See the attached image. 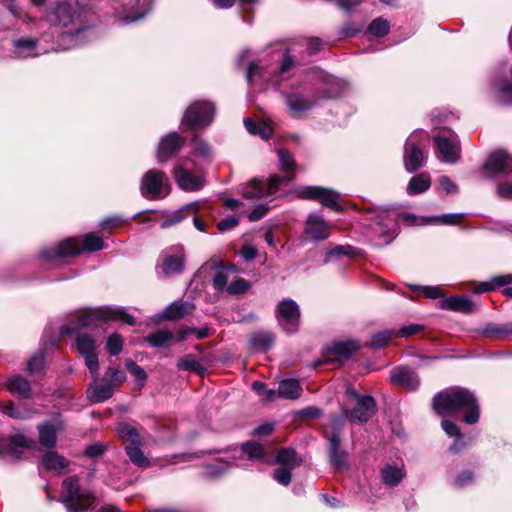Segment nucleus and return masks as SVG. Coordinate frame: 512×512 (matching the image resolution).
Returning <instances> with one entry per match:
<instances>
[{
	"label": "nucleus",
	"instance_id": "1",
	"mask_svg": "<svg viewBox=\"0 0 512 512\" xmlns=\"http://www.w3.org/2000/svg\"><path fill=\"white\" fill-rule=\"evenodd\" d=\"M434 409L442 417L464 413V421L474 424L479 419V407L474 395L464 388H454L438 393L433 400Z\"/></svg>",
	"mask_w": 512,
	"mask_h": 512
},
{
	"label": "nucleus",
	"instance_id": "2",
	"mask_svg": "<svg viewBox=\"0 0 512 512\" xmlns=\"http://www.w3.org/2000/svg\"><path fill=\"white\" fill-rule=\"evenodd\" d=\"M122 321L133 325L134 317L127 314L123 308L99 307L92 310H85L76 316L74 320L62 327V332L75 334L84 328L97 327L102 321Z\"/></svg>",
	"mask_w": 512,
	"mask_h": 512
},
{
	"label": "nucleus",
	"instance_id": "3",
	"mask_svg": "<svg viewBox=\"0 0 512 512\" xmlns=\"http://www.w3.org/2000/svg\"><path fill=\"white\" fill-rule=\"evenodd\" d=\"M105 248L103 240L94 233L86 234L80 242L74 238H68L56 245L44 247L40 251V257L47 262L58 258H65L79 254L86 250L89 252L99 251Z\"/></svg>",
	"mask_w": 512,
	"mask_h": 512
},
{
	"label": "nucleus",
	"instance_id": "4",
	"mask_svg": "<svg viewBox=\"0 0 512 512\" xmlns=\"http://www.w3.org/2000/svg\"><path fill=\"white\" fill-rule=\"evenodd\" d=\"M93 496L80 488L77 477H69L63 481L61 501L67 512H87L92 504Z\"/></svg>",
	"mask_w": 512,
	"mask_h": 512
},
{
	"label": "nucleus",
	"instance_id": "5",
	"mask_svg": "<svg viewBox=\"0 0 512 512\" xmlns=\"http://www.w3.org/2000/svg\"><path fill=\"white\" fill-rule=\"evenodd\" d=\"M117 432L124 442L125 451L130 461L140 468L149 467L150 461L140 448L144 444V438L139 431L127 423H121L117 426Z\"/></svg>",
	"mask_w": 512,
	"mask_h": 512
},
{
	"label": "nucleus",
	"instance_id": "6",
	"mask_svg": "<svg viewBox=\"0 0 512 512\" xmlns=\"http://www.w3.org/2000/svg\"><path fill=\"white\" fill-rule=\"evenodd\" d=\"M215 107L208 101H195L185 110L182 125L187 129L205 128L214 119Z\"/></svg>",
	"mask_w": 512,
	"mask_h": 512
},
{
	"label": "nucleus",
	"instance_id": "7",
	"mask_svg": "<svg viewBox=\"0 0 512 512\" xmlns=\"http://www.w3.org/2000/svg\"><path fill=\"white\" fill-rule=\"evenodd\" d=\"M171 191L168 177L164 172L151 169L147 171L140 183V192L147 199H161Z\"/></svg>",
	"mask_w": 512,
	"mask_h": 512
},
{
	"label": "nucleus",
	"instance_id": "8",
	"mask_svg": "<svg viewBox=\"0 0 512 512\" xmlns=\"http://www.w3.org/2000/svg\"><path fill=\"white\" fill-rule=\"evenodd\" d=\"M298 198L315 200L335 211H341L342 207L338 203L340 194L332 189L322 186H300L295 189Z\"/></svg>",
	"mask_w": 512,
	"mask_h": 512
},
{
	"label": "nucleus",
	"instance_id": "9",
	"mask_svg": "<svg viewBox=\"0 0 512 512\" xmlns=\"http://www.w3.org/2000/svg\"><path fill=\"white\" fill-rule=\"evenodd\" d=\"M423 136V132L415 131L406 140L403 161L407 172L417 171L425 164L426 157L419 146Z\"/></svg>",
	"mask_w": 512,
	"mask_h": 512
},
{
	"label": "nucleus",
	"instance_id": "10",
	"mask_svg": "<svg viewBox=\"0 0 512 512\" xmlns=\"http://www.w3.org/2000/svg\"><path fill=\"white\" fill-rule=\"evenodd\" d=\"M300 315L299 306L292 299H284L277 305L276 318L283 330L289 334L297 332Z\"/></svg>",
	"mask_w": 512,
	"mask_h": 512
},
{
	"label": "nucleus",
	"instance_id": "11",
	"mask_svg": "<svg viewBox=\"0 0 512 512\" xmlns=\"http://www.w3.org/2000/svg\"><path fill=\"white\" fill-rule=\"evenodd\" d=\"M437 157L444 162L454 163L459 159L460 148L455 133L450 130H442L435 137Z\"/></svg>",
	"mask_w": 512,
	"mask_h": 512
},
{
	"label": "nucleus",
	"instance_id": "12",
	"mask_svg": "<svg viewBox=\"0 0 512 512\" xmlns=\"http://www.w3.org/2000/svg\"><path fill=\"white\" fill-rule=\"evenodd\" d=\"M281 184L279 176H274L267 181L252 180L243 187L242 195L246 199L259 200L272 198Z\"/></svg>",
	"mask_w": 512,
	"mask_h": 512
},
{
	"label": "nucleus",
	"instance_id": "13",
	"mask_svg": "<svg viewBox=\"0 0 512 512\" xmlns=\"http://www.w3.org/2000/svg\"><path fill=\"white\" fill-rule=\"evenodd\" d=\"M186 254L183 246L176 245L161 254L160 271L165 276L179 274L184 270Z\"/></svg>",
	"mask_w": 512,
	"mask_h": 512
},
{
	"label": "nucleus",
	"instance_id": "14",
	"mask_svg": "<svg viewBox=\"0 0 512 512\" xmlns=\"http://www.w3.org/2000/svg\"><path fill=\"white\" fill-rule=\"evenodd\" d=\"M347 394L356 400L355 408L348 412L345 410L347 416L358 420L359 422H367L376 412V402L372 396L359 395L352 388L347 389Z\"/></svg>",
	"mask_w": 512,
	"mask_h": 512
},
{
	"label": "nucleus",
	"instance_id": "15",
	"mask_svg": "<svg viewBox=\"0 0 512 512\" xmlns=\"http://www.w3.org/2000/svg\"><path fill=\"white\" fill-rule=\"evenodd\" d=\"M332 225L319 213H310L304 224L306 237L314 241H323L330 237Z\"/></svg>",
	"mask_w": 512,
	"mask_h": 512
},
{
	"label": "nucleus",
	"instance_id": "16",
	"mask_svg": "<svg viewBox=\"0 0 512 512\" xmlns=\"http://www.w3.org/2000/svg\"><path fill=\"white\" fill-rule=\"evenodd\" d=\"M174 178L178 186L185 191H196L204 186L201 172H191L188 167L178 165L174 168Z\"/></svg>",
	"mask_w": 512,
	"mask_h": 512
},
{
	"label": "nucleus",
	"instance_id": "17",
	"mask_svg": "<svg viewBox=\"0 0 512 512\" xmlns=\"http://www.w3.org/2000/svg\"><path fill=\"white\" fill-rule=\"evenodd\" d=\"M483 170L487 177L512 171V156L505 151H495L486 159Z\"/></svg>",
	"mask_w": 512,
	"mask_h": 512
},
{
	"label": "nucleus",
	"instance_id": "18",
	"mask_svg": "<svg viewBox=\"0 0 512 512\" xmlns=\"http://www.w3.org/2000/svg\"><path fill=\"white\" fill-rule=\"evenodd\" d=\"M185 139L176 132H171L160 139L157 148V159L163 163L175 155L181 146L184 144Z\"/></svg>",
	"mask_w": 512,
	"mask_h": 512
},
{
	"label": "nucleus",
	"instance_id": "19",
	"mask_svg": "<svg viewBox=\"0 0 512 512\" xmlns=\"http://www.w3.org/2000/svg\"><path fill=\"white\" fill-rule=\"evenodd\" d=\"M359 349V345L355 341L337 342L333 346L327 348L323 353V362L334 363L342 362L352 353Z\"/></svg>",
	"mask_w": 512,
	"mask_h": 512
},
{
	"label": "nucleus",
	"instance_id": "20",
	"mask_svg": "<svg viewBox=\"0 0 512 512\" xmlns=\"http://www.w3.org/2000/svg\"><path fill=\"white\" fill-rule=\"evenodd\" d=\"M391 382L407 391H414L418 388L420 380L415 371L406 367H397L390 372Z\"/></svg>",
	"mask_w": 512,
	"mask_h": 512
},
{
	"label": "nucleus",
	"instance_id": "21",
	"mask_svg": "<svg viewBox=\"0 0 512 512\" xmlns=\"http://www.w3.org/2000/svg\"><path fill=\"white\" fill-rule=\"evenodd\" d=\"M64 429L63 421L57 417L38 426L39 442L46 448L56 444V435Z\"/></svg>",
	"mask_w": 512,
	"mask_h": 512
},
{
	"label": "nucleus",
	"instance_id": "22",
	"mask_svg": "<svg viewBox=\"0 0 512 512\" xmlns=\"http://www.w3.org/2000/svg\"><path fill=\"white\" fill-rule=\"evenodd\" d=\"M87 398L94 403L103 402L113 395V385L107 380L94 378L87 388Z\"/></svg>",
	"mask_w": 512,
	"mask_h": 512
},
{
	"label": "nucleus",
	"instance_id": "23",
	"mask_svg": "<svg viewBox=\"0 0 512 512\" xmlns=\"http://www.w3.org/2000/svg\"><path fill=\"white\" fill-rule=\"evenodd\" d=\"M34 445L32 439L23 434H15L9 440L0 439V455H15L19 448H31Z\"/></svg>",
	"mask_w": 512,
	"mask_h": 512
},
{
	"label": "nucleus",
	"instance_id": "24",
	"mask_svg": "<svg viewBox=\"0 0 512 512\" xmlns=\"http://www.w3.org/2000/svg\"><path fill=\"white\" fill-rule=\"evenodd\" d=\"M348 454L340 447V439L334 434L329 439V460L331 465L338 470L347 467Z\"/></svg>",
	"mask_w": 512,
	"mask_h": 512
},
{
	"label": "nucleus",
	"instance_id": "25",
	"mask_svg": "<svg viewBox=\"0 0 512 512\" xmlns=\"http://www.w3.org/2000/svg\"><path fill=\"white\" fill-rule=\"evenodd\" d=\"M438 307L443 310L469 313L474 309V304L467 296H452L445 298L438 303Z\"/></svg>",
	"mask_w": 512,
	"mask_h": 512
},
{
	"label": "nucleus",
	"instance_id": "26",
	"mask_svg": "<svg viewBox=\"0 0 512 512\" xmlns=\"http://www.w3.org/2000/svg\"><path fill=\"white\" fill-rule=\"evenodd\" d=\"M286 103L294 114H299L311 109L316 103V98H307L300 93H291L286 98Z\"/></svg>",
	"mask_w": 512,
	"mask_h": 512
},
{
	"label": "nucleus",
	"instance_id": "27",
	"mask_svg": "<svg viewBox=\"0 0 512 512\" xmlns=\"http://www.w3.org/2000/svg\"><path fill=\"white\" fill-rule=\"evenodd\" d=\"M374 230L381 236L392 237L396 232V220L382 211L376 216Z\"/></svg>",
	"mask_w": 512,
	"mask_h": 512
},
{
	"label": "nucleus",
	"instance_id": "28",
	"mask_svg": "<svg viewBox=\"0 0 512 512\" xmlns=\"http://www.w3.org/2000/svg\"><path fill=\"white\" fill-rule=\"evenodd\" d=\"M431 183V177L428 173H419L409 180L406 192L408 195L422 194L430 188Z\"/></svg>",
	"mask_w": 512,
	"mask_h": 512
},
{
	"label": "nucleus",
	"instance_id": "29",
	"mask_svg": "<svg viewBox=\"0 0 512 512\" xmlns=\"http://www.w3.org/2000/svg\"><path fill=\"white\" fill-rule=\"evenodd\" d=\"M198 209H199V204L197 202L189 203V204L185 205L184 207H182L181 209L175 211L172 215L166 217L162 221L161 227L167 228L172 225H175V224L179 223L180 221H182L187 216L194 215Z\"/></svg>",
	"mask_w": 512,
	"mask_h": 512
},
{
	"label": "nucleus",
	"instance_id": "30",
	"mask_svg": "<svg viewBox=\"0 0 512 512\" xmlns=\"http://www.w3.org/2000/svg\"><path fill=\"white\" fill-rule=\"evenodd\" d=\"M302 394V387L295 379H285L280 382L278 387L279 397L295 400Z\"/></svg>",
	"mask_w": 512,
	"mask_h": 512
},
{
	"label": "nucleus",
	"instance_id": "31",
	"mask_svg": "<svg viewBox=\"0 0 512 512\" xmlns=\"http://www.w3.org/2000/svg\"><path fill=\"white\" fill-rule=\"evenodd\" d=\"M278 160H279V167L282 172L287 173V175L283 178L280 177L281 183L283 181L290 182L293 180V176L291 175L292 172L296 169V163L294 160L293 155L288 152L287 150L280 149L278 151Z\"/></svg>",
	"mask_w": 512,
	"mask_h": 512
},
{
	"label": "nucleus",
	"instance_id": "32",
	"mask_svg": "<svg viewBox=\"0 0 512 512\" xmlns=\"http://www.w3.org/2000/svg\"><path fill=\"white\" fill-rule=\"evenodd\" d=\"M194 306L188 302H173L163 312V316L168 320H178L192 312Z\"/></svg>",
	"mask_w": 512,
	"mask_h": 512
},
{
	"label": "nucleus",
	"instance_id": "33",
	"mask_svg": "<svg viewBox=\"0 0 512 512\" xmlns=\"http://www.w3.org/2000/svg\"><path fill=\"white\" fill-rule=\"evenodd\" d=\"M37 41L32 38H22L14 42V52L19 58H28L37 56L36 52Z\"/></svg>",
	"mask_w": 512,
	"mask_h": 512
},
{
	"label": "nucleus",
	"instance_id": "34",
	"mask_svg": "<svg viewBox=\"0 0 512 512\" xmlns=\"http://www.w3.org/2000/svg\"><path fill=\"white\" fill-rule=\"evenodd\" d=\"M405 472L402 467L387 465L382 469L381 477L385 485L394 487L404 478Z\"/></svg>",
	"mask_w": 512,
	"mask_h": 512
},
{
	"label": "nucleus",
	"instance_id": "35",
	"mask_svg": "<svg viewBox=\"0 0 512 512\" xmlns=\"http://www.w3.org/2000/svg\"><path fill=\"white\" fill-rule=\"evenodd\" d=\"M42 465L46 470L61 472L68 467L69 462L56 452H48L42 458Z\"/></svg>",
	"mask_w": 512,
	"mask_h": 512
},
{
	"label": "nucleus",
	"instance_id": "36",
	"mask_svg": "<svg viewBox=\"0 0 512 512\" xmlns=\"http://www.w3.org/2000/svg\"><path fill=\"white\" fill-rule=\"evenodd\" d=\"M512 283V274H504L492 277L489 281L481 282L473 289L475 293L488 292L496 287L505 286Z\"/></svg>",
	"mask_w": 512,
	"mask_h": 512
},
{
	"label": "nucleus",
	"instance_id": "37",
	"mask_svg": "<svg viewBox=\"0 0 512 512\" xmlns=\"http://www.w3.org/2000/svg\"><path fill=\"white\" fill-rule=\"evenodd\" d=\"M244 125L250 134L259 135L263 139H268L272 135V128L265 121L255 122L250 118H245Z\"/></svg>",
	"mask_w": 512,
	"mask_h": 512
},
{
	"label": "nucleus",
	"instance_id": "38",
	"mask_svg": "<svg viewBox=\"0 0 512 512\" xmlns=\"http://www.w3.org/2000/svg\"><path fill=\"white\" fill-rule=\"evenodd\" d=\"M97 341L90 335L82 334L76 338V348L80 355L87 356L97 353Z\"/></svg>",
	"mask_w": 512,
	"mask_h": 512
},
{
	"label": "nucleus",
	"instance_id": "39",
	"mask_svg": "<svg viewBox=\"0 0 512 512\" xmlns=\"http://www.w3.org/2000/svg\"><path fill=\"white\" fill-rule=\"evenodd\" d=\"M276 460L277 463L282 467H287L289 469H294L301 463V460L297 456L296 452L290 448H284L280 450L277 454Z\"/></svg>",
	"mask_w": 512,
	"mask_h": 512
},
{
	"label": "nucleus",
	"instance_id": "40",
	"mask_svg": "<svg viewBox=\"0 0 512 512\" xmlns=\"http://www.w3.org/2000/svg\"><path fill=\"white\" fill-rule=\"evenodd\" d=\"M442 429L450 437H456L455 442L450 446L449 450L453 453H457L463 447L462 435L459 432L458 427L449 420H443L441 423Z\"/></svg>",
	"mask_w": 512,
	"mask_h": 512
},
{
	"label": "nucleus",
	"instance_id": "41",
	"mask_svg": "<svg viewBox=\"0 0 512 512\" xmlns=\"http://www.w3.org/2000/svg\"><path fill=\"white\" fill-rule=\"evenodd\" d=\"M274 340L275 336L273 335V333L268 331H262L253 334L250 339V342L255 348L267 350L273 345Z\"/></svg>",
	"mask_w": 512,
	"mask_h": 512
},
{
	"label": "nucleus",
	"instance_id": "42",
	"mask_svg": "<svg viewBox=\"0 0 512 512\" xmlns=\"http://www.w3.org/2000/svg\"><path fill=\"white\" fill-rule=\"evenodd\" d=\"M8 388L12 393L27 397L30 392V383L22 376H13L8 381Z\"/></svg>",
	"mask_w": 512,
	"mask_h": 512
},
{
	"label": "nucleus",
	"instance_id": "43",
	"mask_svg": "<svg viewBox=\"0 0 512 512\" xmlns=\"http://www.w3.org/2000/svg\"><path fill=\"white\" fill-rule=\"evenodd\" d=\"M245 453L250 459H260L264 456L263 446L257 442H246L242 444L241 450H234V454Z\"/></svg>",
	"mask_w": 512,
	"mask_h": 512
},
{
	"label": "nucleus",
	"instance_id": "44",
	"mask_svg": "<svg viewBox=\"0 0 512 512\" xmlns=\"http://www.w3.org/2000/svg\"><path fill=\"white\" fill-rule=\"evenodd\" d=\"M389 31L390 24L382 17L374 19L368 26V32L374 37H384Z\"/></svg>",
	"mask_w": 512,
	"mask_h": 512
},
{
	"label": "nucleus",
	"instance_id": "45",
	"mask_svg": "<svg viewBox=\"0 0 512 512\" xmlns=\"http://www.w3.org/2000/svg\"><path fill=\"white\" fill-rule=\"evenodd\" d=\"M232 467V463L226 460H216L206 466L205 474L207 477L216 478Z\"/></svg>",
	"mask_w": 512,
	"mask_h": 512
},
{
	"label": "nucleus",
	"instance_id": "46",
	"mask_svg": "<svg viewBox=\"0 0 512 512\" xmlns=\"http://www.w3.org/2000/svg\"><path fill=\"white\" fill-rule=\"evenodd\" d=\"M173 338V333L169 330H158L147 336L146 340L152 347H162Z\"/></svg>",
	"mask_w": 512,
	"mask_h": 512
},
{
	"label": "nucleus",
	"instance_id": "47",
	"mask_svg": "<svg viewBox=\"0 0 512 512\" xmlns=\"http://www.w3.org/2000/svg\"><path fill=\"white\" fill-rule=\"evenodd\" d=\"M193 155L203 161L209 160L211 157V149L209 145L199 138L193 140Z\"/></svg>",
	"mask_w": 512,
	"mask_h": 512
},
{
	"label": "nucleus",
	"instance_id": "48",
	"mask_svg": "<svg viewBox=\"0 0 512 512\" xmlns=\"http://www.w3.org/2000/svg\"><path fill=\"white\" fill-rule=\"evenodd\" d=\"M55 14L58 18L59 24L66 27L73 19L72 9L69 4L62 3L56 7Z\"/></svg>",
	"mask_w": 512,
	"mask_h": 512
},
{
	"label": "nucleus",
	"instance_id": "49",
	"mask_svg": "<svg viewBox=\"0 0 512 512\" xmlns=\"http://www.w3.org/2000/svg\"><path fill=\"white\" fill-rule=\"evenodd\" d=\"M409 287H410V289H412L415 292L423 293L427 298H430V299H437V298L445 296V293L443 292V290L438 286L410 285Z\"/></svg>",
	"mask_w": 512,
	"mask_h": 512
},
{
	"label": "nucleus",
	"instance_id": "50",
	"mask_svg": "<svg viewBox=\"0 0 512 512\" xmlns=\"http://www.w3.org/2000/svg\"><path fill=\"white\" fill-rule=\"evenodd\" d=\"M44 353L39 351L35 353L27 363V370L30 373H40L44 369Z\"/></svg>",
	"mask_w": 512,
	"mask_h": 512
},
{
	"label": "nucleus",
	"instance_id": "51",
	"mask_svg": "<svg viewBox=\"0 0 512 512\" xmlns=\"http://www.w3.org/2000/svg\"><path fill=\"white\" fill-rule=\"evenodd\" d=\"M122 347L123 339L119 334L114 333L108 337L106 342V348L110 355L115 356L119 354L122 350Z\"/></svg>",
	"mask_w": 512,
	"mask_h": 512
},
{
	"label": "nucleus",
	"instance_id": "52",
	"mask_svg": "<svg viewBox=\"0 0 512 512\" xmlns=\"http://www.w3.org/2000/svg\"><path fill=\"white\" fill-rule=\"evenodd\" d=\"M230 271H234V268L231 267L230 269H220L217 271L213 278V285L217 290H224L227 288Z\"/></svg>",
	"mask_w": 512,
	"mask_h": 512
},
{
	"label": "nucleus",
	"instance_id": "53",
	"mask_svg": "<svg viewBox=\"0 0 512 512\" xmlns=\"http://www.w3.org/2000/svg\"><path fill=\"white\" fill-rule=\"evenodd\" d=\"M473 481V473L469 470H464L455 476V478L451 482V485L455 488H464L470 485Z\"/></svg>",
	"mask_w": 512,
	"mask_h": 512
},
{
	"label": "nucleus",
	"instance_id": "54",
	"mask_svg": "<svg viewBox=\"0 0 512 512\" xmlns=\"http://www.w3.org/2000/svg\"><path fill=\"white\" fill-rule=\"evenodd\" d=\"M104 379L113 385L114 383L120 384L124 382L126 376L125 372L121 370L119 367H109L105 372Z\"/></svg>",
	"mask_w": 512,
	"mask_h": 512
},
{
	"label": "nucleus",
	"instance_id": "55",
	"mask_svg": "<svg viewBox=\"0 0 512 512\" xmlns=\"http://www.w3.org/2000/svg\"><path fill=\"white\" fill-rule=\"evenodd\" d=\"M177 367L180 370L196 371L199 369L200 364L192 354H187L181 357L177 362Z\"/></svg>",
	"mask_w": 512,
	"mask_h": 512
},
{
	"label": "nucleus",
	"instance_id": "56",
	"mask_svg": "<svg viewBox=\"0 0 512 512\" xmlns=\"http://www.w3.org/2000/svg\"><path fill=\"white\" fill-rule=\"evenodd\" d=\"M250 288V284L243 278H237L232 281L226 288L227 292L231 295L245 293Z\"/></svg>",
	"mask_w": 512,
	"mask_h": 512
},
{
	"label": "nucleus",
	"instance_id": "57",
	"mask_svg": "<svg viewBox=\"0 0 512 512\" xmlns=\"http://www.w3.org/2000/svg\"><path fill=\"white\" fill-rule=\"evenodd\" d=\"M125 365L127 370L135 377L137 381L141 383L140 387H142L147 377L144 369L130 359L126 360Z\"/></svg>",
	"mask_w": 512,
	"mask_h": 512
},
{
	"label": "nucleus",
	"instance_id": "58",
	"mask_svg": "<svg viewBox=\"0 0 512 512\" xmlns=\"http://www.w3.org/2000/svg\"><path fill=\"white\" fill-rule=\"evenodd\" d=\"M398 220H402L404 223H406L407 225H410V226H414V225L422 226V225H427L430 223V217H428V218L417 217L414 214H408V213L399 214Z\"/></svg>",
	"mask_w": 512,
	"mask_h": 512
},
{
	"label": "nucleus",
	"instance_id": "59",
	"mask_svg": "<svg viewBox=\"0 0 512 512\" xmlns=\"http://www.w3.org/2000/svg\"><path fill=\"white\" fill-rule=\"evenodd\" d=\"M393 332L391 331H382L375 335H373L371 340V346L373 348H380L385 346L393 337Z\"/></svg>",
	"mask_w": 512,
	"mask_h": 512
},
{
	"label": "nucleus",
	"instance_id": "60",
	"mask_svg": "<svg viewBox=\"0 0 512 512\" xmlns=\"http://www.w3.org/2000/svg\"><path fill=\"white\" fill-rule=\"evenodd\" d=\"M291 470L281 466L274 471L273 477L279 484L287 486L291 482Z\"/></svg>",
	"mask_w": 512,
	"mask_h": 512
},
{
	"label": "nucleus",
	"instance_id": "61",
	"mask_svg": "<svg viewBox=\"0 0 512 512\" xmlns=\"http://www.w3.org/2000/svg\"><path fill=\"white\" fill-rule=\"evenodd\" d=\"M461 217L462 216L459 214H444L441 216L430 217V223L439 222L442 224L453 225L459 223Z\"/></svg>",
	"mask_w": 512,
	"mask_h": 512
},
{
	"label": "nucleus",
	"instance_id": "62",
	"mask_svg": "<svg viewBox=\"0 0 512 512\" xmlns=\"http://www.w3.org/2000/svg\"><path fill=\"white\" fill-rule=\"evenodd\" d=\"M83 358L89 372L96 377L99 371V361L97 353L83 356Z\"/></svg>",
	"mask_w": 512,
	"mask_h": 512
},
{
	"label": "nucleus",
	"instance_id": "63",
	"mask_svg": "<svg viewBox=\"0 0 512 512\" xmlns=\"http://www.w3.org/2000/svg\"><path fill=\"white\" fill-rule=\"evenodd\" d=\"M439 184L446 193L455 194L458 192L457 185L448 176H441Z\"/></svg>",
	"mask_w": 512,
	"mask_h": 512
},
{
	"label": "nucleus",
	"instance_id": "64",
	"mask_svg": "<svg viewBox=\"0 0 512 512\" xmlns=\"http://www.w3.org/2000/svg\"><path fill=\"white\" fill-rule=\"evenodd\" d=\"M497 195L500 198L512 200V182L500 183L497 187Z\"/></svg>",
	"mask_w": 512,
	"mask_h": 512
}]
</instances>
